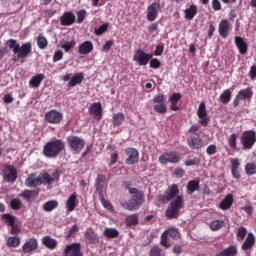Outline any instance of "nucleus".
I'll return each mask as SVG.
<instances>
[{
  "instance_id": "24",
  "label": "nucleus",
  "mask_w": 256,
  "mask_h": 256,
  "mask_svg": "<svg viewBox=\"0 0 256 256\" xmlns=\"http://www.w3.org/2000/svg\"><path fill=\"white\" fill-rule=\"evenodd\" d=\"M253 245H255V235L253 233H248L246 240L241 246L242 251H249V249H253Z\"/></svg>"
},
{
  "instance_id": "20",
  "label": "nucleus",
  "mask_w": 256,
  "mask_h": 256,
  "mask_svg": "<svg viewBox=\"0 0 256 256\" xmlns=\"http://www.w3.org/2000/svg\"><path fill=\"white\" fill-rule=\"evenodd\" d=\"M77 208V192L72 193L66 201V210L68 213H72Z\"/></svg>"
},
{
  "instance_id": "21",
  "label": "nucleus",
  "mask_w": 256,
  "mask_h": 256,
  "mask_svg": "<svg viewBox=\"0 0 256 256\" xmlns=\"http://www.w3.org/2000/svg\"><path fill=\"white\" fill-rule=\"evenodd\" d=\"M235 45L241 55H245L249 49L247 42H245V40L240 36L235 37Z\"/></svg>"
},
{
  "instance_id": "55",
  "label": "nucleus",
  "mask_w": 256,
  "mask_h": 256,
  "mask_svg": "<svg viewBox=\"0 0 256 256\" xmlns=\"http://www.w3.org/2000/svg\"><path fill=\"white\" fill-rule=\"evenodd\" d=\"M76 42L75 40H72L70 42H66L61 47L64 49L65 53H69L71 49H75Z\"/></svg>"
},
{
  "instance_id": "57",
  "label": "nucleus",
  "mask_w": 256,
  "mask_h": 256,
  "mask_svg": "<svg viewBox=\"0 0 256 256\" xmlns=\"http://www.w3.org/2000/svg\"><path fill=\"white\" fill-rule=\"evenodd\" d=\"M87 15V11L80 10L77 12V23H83L85 21V16Z\"/></svg>"
},
{
  "instance_id": "17",
  "label": "nucleus",
  "mask_w": 256,
  "mask_h": 256,
  "mask_svg": "<svg viewBox=\"0 0 256 256\" xmlns=\"http://www.w3.org/2000/svg\"><path fill=\"white\" fill-rule=\"evenodd\" d=\"M76 17L73 12H64L63 15L60 17V23L64 27H71L73 23H75Z\"/></svg>"
},
{
  "instance_id": "60",
  "label": "nucleus",
  "mask_w": 256,
  "mask_h": 256,
  "mask_svg": "<svg viewBox=\"0 0 256 256\" xmlns=\"http://www.w3.org/2000/svg\"><path fill=\"white\" fill-rule=\"evenodd\" d=\"M163 51H165V46L157 45L154 51L155 57H161V55H163Z\"/></svg>"
},
{
  "instance_id": "62",
  "label": "nucleus",
  "mask_w": 256,
  "mask_h": 256,
  "mask_svg": "<svg viewBox=\"0 0 256 256\" xmlns=\"http://www.w3.org/2000/svg\"><path fill=\"white\" fill-rule=\"evenodd\" d=\"M10 227V235H19L21 233V228L17 224H14L13 226Z\"/></svg>"
},
{
  "instance_id": "31",
  "label": "nucleus",
  "mask_w": 256,
  "mask_h": 256,
  "mask_svg": "<svg viewBox=\"0 0 256 256\" xmlns=\"http://www.w3.org/2000/svg\"><path fill=\"white\" fill-rule=\"evenodd\" d=\"M197 12H198L197 5L195 4L190 5V7L184 11L185 19H187L188 21H193V19H195V15H197Z\"/></svg>"
},
{
  "instance_id": "42",
  "label": "nucleus",
  "mask_w": 256,
  "mask_h": 256,
  "mask_svg": "<svg viewBox=\"0 0 256 256\" xmlns=\"http://www.w3.org/2000/svg\"><path fill=\"white\" fill-rule=\"evenodd\" d=\"M125 223L127 227H133L135 225H139V215L137 214L128 215L125 219Z\"/></svg>"
},
{
  "instance_id": "33",
  "label": "nucleus",
  "mask_w": 256,
  "mask_h": 256,
  "mask_svg": "<svg viewBox=\"0 0 256 256\" xmlns=\"http://www.w3.org/2000/svg\"><path fill=\"white\" fill-rule=\"evenodd\" d=\"M201 186H199V180H190L186 186V191L188 195H193L194 191H199Z\"/></svg>"
},
{
  "instance_id": "26",
  "label": "nucleus",
  "mask_w": 256,
  "mask_h": 256,
  "mask_svg": "<svg viewBox=\"0 0 256 256\" xmlns=\"http://www.w3.org/2000/svg\"><path fill=\"white\" fill-rule=\"evenodd\" d=\"M84 79L85 75H83V72L76 73L74 76L71 77L70 81L68 82V87H75L77 85H81Z\"/></svg>"
},
{
  "instance_id": "64",
  "label": "nucleus",
  "mask_w": 256,
  "mask_h": 256,
  "mask_svg": "<svg viewBox=\"0 0 256 256\" xmlns=\"http://www.w3.org/2000/svg\"><path fill=\"white\" fill-rule=\"evenodd\" d=\"M174 175L175 177L181 178L185 176V170H183V168H176L174 170Z\"/></svg>"
},
{
  "instance_id": "48",
  "label": "nucleus",
  "mask_w": 256,
  "mask_h": 256,
  "mask_svg": "<svg viewBox=\"0 0 256 256\" xmlns=\"http://www.w3.org/2000/svg\"><path fill=\"white\" fill-rule=\"evenodd\" d=\"M160 245L162 247H165V249H169V247H171V244L169 243V235L167 234L166 231H164L162 234H161V237H160Z\"/></svg>"
},
{
  "instance_id": "14",
  "label": "nucleus",
  "mask_w": 256,
  "mask_h": 256,
  "mask_svg": "<svg viewBox=\"0 0 256 256\" xmlns=\"http://www.w3.org/2000/svg\"><path fill=\"white\" fill-rule=\"evenodd\" d=\"M126 165H135V163H139V150L135 148H126Z\"/></svg>"
},
{
  "instance_id": "18",
  "label": "nucleus",
  "mask_w": 256,
  "mask_h": 256,
  "mask_svg": "<svg viewBox=\"0 0 256 256\" xmlns=\"http://www.w3.org/2000/svg\"><path fill=\"white\" fill-rule=\"evenodd\" d=\"M37 247H39V243L37 242V239L31 238L29 241H27L22 246L23 253H33V251H37Z\"/></svg>"
},
{
  "instance_id": "29",
  "label": "nucleus",
  "mask_w": 256,
  "mask_h": 256,
  "mask_svg": "<svg viewBox=\"0 0 256 256\" xmlns=\"http://www.w3.org/2000/svg\"><path fill=\"white\" fill-rule=\"evenodd\" d=\"M125 122V114L123 112H117L112 116L113 127H121Z\"/></svg>"
},
{
  "instance_id": "8",
  "label": "nucleus",
  "mask_w": 256,
  "mask_h": 256,
  "mask_svg": "<svg viewBox=\"0 0 256 256\" xmlns=\"http://www.w3.org/2000/svg\"><path fill=\"white\" fill-rule=\"evenodd\" d=\"M154 105V111L160 113V115H165L167 113V96L164 94H157L152 99Z\"/></svg>"
},
{
  "instance_id": "16",
  "label": "nucleus",
  "mask_w": 256,
  "mask_h": 256,
  "mask_svg": "<svg viewBox=\"0 0 256 256\" xmlns=\"http://www.w3.org/2000/svg\"><path fill=\"white\" fill-rule=\"evenodd\" d=\"M89 113L90 115H94L97 121H101L103 117V106L101 105V102L93 103L89 108Z\"/></svg>"
},
{
  "instance_id": "43",
  "label": "nucleus",
  "mask_w": 256,
  "mask_h": 256,
  "mask_svg": "<svg viewBox=\"0 0 256 256\" xmlns=\"http://www.w3.org/2000/svg\"><path fill=\"white\" fill-rule=\"evenodd\" d=\"M165 232L169 237H171V239H174L175 241H177V239H181V233H179V229L175 227H170L165 230Z\"/></svg>"
},
{
  "instance_id": "9",
  "label": "nucleus",
  "mask_w": 256,
  "mask_h": 256,
  "mask_svg": "<svg viewBox=\"0 0 256 256\" xmlns=\"http://www.w3.org/2000/svg\"><path fill=\"white\" fill-rule=\"evenodd\" d=\"M158 161L161 165L177 164L181 161V156L176 151L164 152L159 156Z\"/></svg>"
},
{
  "instance_id": "5",
  "label": "nucleus",
  "mask_w": 256,
  "mask_h": 256,
  "mask_svg": "<svg viewBox=\"0 0 256 256\" xmlns=\"http://www.w3.org/2000/svg\"><path fill=\"white\" fill-rule=\"evenodd\" d=\"M240 143L244 150L253 149L256 143V132L255 130H246L241 134Z\"/></svg>"
},
{
  "instance_id": "12",
  "label": "nucleus",
  "mask_w": 256,
  "mask_h": 256,
  "mask_svg": "<svg viewBox=\"0 0 256 256\" xmlns=\"http://www.w3.org/2000/svg\"><path fill=\"white\" fill-rule=\"evenodd\" d=\"M44 119L50 125H59L63 121V113L58 110H50L45 113Z\"/></svg>"
},
{
  "instance_id": "28",
  "label": "nucleus",
  "mask_w": 256,
  "mask_h": 256,
  "mask_svg": "<svg viewBox=\"0 0 256 256\" xmlns=\"http://www.w3.org/2000/svg\"><path fill=\"white\" fill-rule=\"evenodd\" d=\"M44 79H45V74H37L36 76H33L30 79L29 85L33 89H38V87H41V83H43Z\"/></svg>"
},
{
  "instance_id": "2",
  "label": "nucleus",
  "mask_w": 256,
  "mask_h": 256,
  "mask_svg": "<svg viewBox=\"0 0 256 256\" xmlns=\"http://www.w3.org/2000/svg\"><path fill=\"white\" fill-rule=\"evenodd\" d=\"M6 44L9 49H12L14 63L19 61L20 63H25V59H27L33 51V44H31V42H26L21 45L15 39H8Z\"/></svg>"
},
{
  "instance_id": "41",
  "label": "nucleus",
  "mask_w": 256,
  "mask_h": 256,
  "mask_svg": "<svg viewBox=\"0 0 256 256\" xmlns=\"http://www.w3.org/2000/svg\"><path fill=\"white\" fill-rule=\"evenodd\" d=\"M85 238L87 239V241H89V243H98L99 242V238L97 237V234L95 233L94 230H92V228H88L85 232Z\"/></svg>"
},
{
  "instance_id": "52",
  "label": "nucleus",
  "mask_w": 256,
  "mask_h": 256,
  "mask_svg": "<svg viewBox=\"0 0 256 256\" xmlns=\"http://www.w3.org/2000/svg\"><path fill=\"white\" fill-rule=\"evenodd\" d=\"M228 145L231 149H237V134L233 133L229 136Z\"/></svg>"
},
{
  "instance_id": "6",
  "label": "nucleus",
  "mask_w": 256,
  "mask_h": 256,
  "mask_svg": "<svg viewBox=\"0 0 256 256\" xmlns=\"http://www.w3.org/2000/svg\"><path fill=\"white\" fill-rule=\"evenodd\" d=\"M1 175L5 183H15L17 181V168L11 164H3Z\"/></svg>"
},
{
  "instance_id": "49",
  "label": "nucleus",
  "mask_w": 256,
  "mask_h": 256,
  "mask_svg": "<svg viewBox=\"0 0 256 256\" xmlns=\"http://www.w3.org/2000/svg\"><path fill=\"white\" fill-rule=\"evenodd\" d=\"M223 225H225V221H223V220H213L210 223V229L212 231H219V229H222Z\"/></svg>"
},
{
  "instance_id": "38",
  "label": "nucleus",
  "mask_w": 256,
  "mask_h": 256,
  "mask_svg": "<svg viewBox=\"0 0 256 256\" xmlns=\"http://www.w3.org/2000/svg\"><path fill=\"white\" fill-rule=\"evenodd\" d=\"M58 207H59V202H57V200H49L43 204L42 209L46 213H49L54 209H57Z\"/></svg>"
},
{
  "instance_id": "61",
  "label": "nucleus",
  "mask_w": 256,
  "mask_h": 256,
  "mask_svg": "<svg viewBox=\"0 0 256 256\" xmlns=\"http://www.w3.org/2000/svg\"><path fill=\"white\" fill-rule=\"evenodd\" d=\"M207 155H215L217 153V146L215 144L209 145L206 149Z\"/></svg>"
},
{
  "instance_id": "46",
  "label": "nucleus",
  "mask_w": 256,
  "mask_h": 256,
  "mask_svg": "<svg viewBox=\"0 0 256 256\" xmlns=\"http://www.w3.org/2000/svg\"><path fill=\"white\" fill-rule=\"evenodd\" d=\"M104 235L108 239H116V237H119V231L115 228H106Z\"/></svg>"
},
{
  "instance_id": "25",
  "label": "nucleus",
  "mask_w": 256,
  "mask_h": 256,
  "mask_svg": "<svg viewBox=\"0 0 256 256\" xmlns=\"http://www.w3.org/2000/svg\"><path fill=\"white\" fill-rule=\"evenodd\" d=\"M26 187H39L41 185V178L38 176L35 178V174H30L25 180Z\"/></svg>"
},
{
  "instance_id": "39",
  "label": "nucleus",
  "mask_w": 256,
  "mask_h": 256,
  "mask_svg": "<svg viewBox=\"0 0 256 256\" xmlns=\"http://www.w3.org/2000/svg\"><path fill=\"white\" fill-rule=\"evenodd\" d=\"M42 245H45L47 249H57V240L51 238L50 236H45L42 239Z\"/></svg>"
},
{
  "instance_id": "40",
  "label": "nucleus",
  "mask_w": 256,
  "mask_h": 256,
  "mask_svg": "<svg viewBox=\"0 0 256 256\" xmlns=\"http://www.w3.org/2000/svg\"><path fill=\"white\" fill-rule=\"evenodd\" d=\"M232 93L233 92L231 91V89L224 90L219 98L220 103H222V105H228V103L231 101Z\"/></svg>"
},
{
  "instance_id": "19",
  "label": "nucleus",
  "mask_w": 256,
  "mask_h": 256,
  "mask_svg": "<svg viewBox=\"0 0 256 256\" xmlns=\"http://www.w3.org/2000/svg\"><path fill=\"white\" fill-rule=\"evenodd\" d=\"M187 144L190 149H201L203 147V141L199 138V135L194 134L187 139Z\"/></svg>"
},
{
  "instance_id": "51",
  "label": "nucleus",
  "mask_w": 256,
  "mask_h": 256,
  "mask_svg": "<svg viewBox=\"0 0 256 256\" xmlns=\"http://www.w3.org/2000/svg\"><path fill=\"white\" fill-rule=\"evenodd\" d=\"M163 248L159 245H154L149 252V256H162Z\"/></svg>"
},
{
  "instance_id": "11",
  "label": "nucleus",
  "mask_w": 256,
  "mask_h": 256,
  "mask_svg": "<svg viewBox=\"0 0 256 256\" xmlns=\"http://www.w3.org/2000/svg\"><path fill=\"white\" fill-rule=\"evenodd\" d=\"M161 13V4L159 2H152L146 10V19L147 21L153 22L157 20Z\"/></svg>"
},
{
  "instance_id": "7",
  "label": "nucleus",
  "mask_w": 256,
  "mask_h": 256,
  "mask_svg": "<svg viewBox=\"0 0 256 256\" xmlns=\"http://www.w3.org/2000/svg\"><path fill=\"white\" fill-rule=\"evenodd\" d=\"M67 143L75 155H79L85 149V141L79 136H68Z\"/></svg>"
},
{
  "instance_id": "1",
  "label": "nucleus",
  "mask_w": 256,
  "mask_h": 256,
  "mask_svg": "<svg viewBox=\"0 0 256 256\" xmlns=\"http://www.w3.org/2000/svg\"><path fill=\"white\" fill-rule=\"evenodd\" d=\"M179 195V185L172 184L167 188L165 191V194H160L157 197L158 203H161L162 205H166V203H169L171 201L170 205L166 209L165 216L167 219H177L179 217V211L183 209V196Z\"/></svg>"
},
{
  "instance_id": "50",
  "label": "nucleus",
  "mask_w": 256,
  "mask_h": 256,
  "mask_svg": "<svg viewBox=\"0 0 256 256\" xmlns=\"http://www.w3.org/2000/svg\"><path fill=\"white\" fill-rule=\"evenodd\" d=\"M22 206L23 203L19 200V198H14L10 201V207L13 209V211H19Z\"/></svg>"
},
{
  "instance_id": "47",
  "label": "nucleus",
  "mask_w": 256,
  "mask_h": 256,
  "mask_svg": "<svg viewBox=\"0 0 256 256\" xmlns=\"http://www.w3.org/2000/svg\"><path fill=\"white\" fill-rule=\"evenodd\" d=\"M245 173L248 176L256 175V163L249 162L245 165Z\"/></svg>"
},
{
  "instance_id": "23",
  "label": "nucleus",
  "mask_w": 256,
  "mask_h": 256,
  "mask_svg": "<svg viewBox=\"0 0 256 256\" xmlns=\"http://www.w3.org/2000/svg\"><path fill=\"white\" fill-rule=\"evenodd\" d=\"M233 194H228L221 202H220V209L222 211H227L233 207Z\"/></svg>"
},
{
  "instance_id": "59",
  "label": "nucleus",
  "mask_w": 256,
  "mask_h": 256,
  "mask_svg": "<svg viewBox=\"0 0 256 256\" xmlns=\"http://www.w3.org/2000/svg\"><path fill=\"white\" fill-rule=\"evenodd\" d=\"M52 59H53V63H57V61H61V59H63V51L61 50L55 51Z\"/></svg>"
},
{
  "instance_id": "15",
  "label": "nucleus",
  "mask_w": 256,
  "mask_h": 256,
  "mask_svg": "<svg viewBox=\"0 0 256 256\" xmlns=\"http://www.w3.org/2000/svg\"><path fill=\"white\" fill-rule=\"evenodd\" d=\"M231 23L227 19H223L220 21L219 26H218V32L220 37L222 39H227L229 37V33H231Z\"/></svg>"
},
{
  "instance_id": "3",
  "label": "nucleus",
  "mask_w": 256,
  "mask_h": 256,
  "mask_svg": "<svg viewBox=\"0 0 256 256\" xmlns=\"http://www.w3.org/2000/svg\"><path fill=\"white\" fill-rule=\"evenodd\" d=\"M131 198L129 201L121 203L123 209L127 211H137L142 203H145V193L137 188L130 189Z\"/></svg>"
},
{
  "instance_id": "35",
  "label": "nucleus",
  "mask_w": 256,
  "mask_h": 256,
  "mask_svg": "<svg viewBox=\"0 0 256 256\" xmlns=\"http://www.w3.org/2000/svg\"><path fill=\"white\" fill-rule=\"evenodd\" d=\"M39 191H41L39 188H36L34 190H24L20 194V197H23V199L29 201L30 199H33V197H37L39 195Z\"/></svg>"
},
{
  "instance_id": "10",
  "label": "nucleus",
  "mask_w": 256,
  "mask_h": 256,
  "mask_svg": "<svg viewBox=\"0 0 256 256\" xmlns=\"http://www.w3.org/2000/svg\"><path fill=\"white\" fill-rule=\"evenodd\" d=\"M153 59V53H147L142 49H137L133 56V61L138 63L140 67H144L149 64V61Z\"/></svg>"
},
{
  "instance_id": "37",
  "label": "nucleus",
  "mask_w": 256,
  "mask_h": 256,
  "mask_svg": "<svg viewBox=\"0 0 256 256\" xmlns=\"http://www.w3.org/2000/svg\"><path fill=\"white\" fill-rule=\"evenodd\" d=\"M1 220L5 225L11 227L15 224V221H17V217L11 215L10 213H5L1 215Z\"/></svg>"
},
{
  "instance_id": "13",
  "label": "nucleus",
  "mask_w": 256,
  "mask_h": 256,
  "mask_svg": "<svg viewBox=\"0 0 256 256\" xmlns=\"http://www.w3.org/2000/svg\"><path fill=\"white\" fill-rule=\"evenodd\" d=\"M197 117L199 119L198 123H200L202 127H207L209 125V121H211V119L207 115V106L205 105V102L199 104Z\"/></svg>"
},
{
  "instance_id": "54",
  "label": "nucleus",
  "mask_w": 256,
  "mask_h": 256,
  "mask_svg": "<svg viewBox=\"0 0 256 256\" xmlns=\"http://www.w3.org/2000/svg\"><path fill=\"white\" fill-rule=\"evenodd\" d=\"M247 237V228L241 226L237 231V241H243Z\"/></svg>"
},
{
  "instance_id": "56",
  "label": "nucleus",
  "mask_w": 256,
  "mask_h": 256,
  "mask_svg": "<svg viewBox=\"0 0 256 256\" xmlns=\"http://www.w3.org/2000/svg\"><path fill=\"white\" fill-rule=\"evenodd\" d=\"M149 65L151 69H159L161 67V61L157 58H151Z\"/></svg>"
},
{
  "instance_id": "58",
  "label": "nucleus",
  "mask_w": 256,
  "mask_h": 256,
  "mask_svg": "<svg viewBox=\"0 0 256 256\" xmlns=\"http://www.w3.org/2000/svg\"><path fill=\"white\" fill-rule=\"evenodd\" d=\"M200 160L199 158H193L191 160H186L184 165H186V167H193L195 165H199Z\"/></svg>"
},
{
  "instance_id": "22",
  "label": "nucleus",
  "mask_w": 256,
  "mask_h": 256,
  "mask_svg": "<svg viewBox=\"0 0 256 256\" xmlns=\"http://www.w3.org/2000/svg\"><path fill=\"white\" fill-rule=\"evenodd\" d=\"M94 49L93 42L85 41L79 45L78 53L79 55H89Z\"/></svg>"
},
{
  "instance_id": "44",
  "label": "nucleus",
  "mask_w": 256,
  "mask_h": 256,
  "mask_svg": "<svg viewBox=\"0 0 256 256\" xmlns=\"http://www.w3.org/2000/svg\"><path fill=\"white\" fill-rule=\"evenodd\" d=\"M48 45H49V41L47 40V38L43 34L38 35L37 46L40 49H47Z\"/></svg>"
},
{
  "instance_id": "36",
  "label": "nucleus",
  "mask_w": 256,
  "mask_h": 256,
  "mask_svg": "<svg viewBox=\"0 0 256 256\" xmlns=\"http://www.w3.org/2000/svg\"><path fill=\"white\" fill-rule=\"evenodd\" d=\"M40 177V185H53L55 178L51 176V174L45 172L39 175Z\"/></svg>"
},
{
  "instance_id": "53",
  "label": "nucleus",
  "mask_w": 256,
  "mask_h": 256,
  "mask_svg": "<svg viewBox=\"0 0 256 256\" xmlns=\"http://www.w3.org/2000/svg\"><path fill=\"white\" fill-rule=\"evenodd\" d=\"M107 29H109V23H104L99 28H95L94 33L100 37V35H103V33L107 32Z\"/></svg>"
},
{
  "instance_id": "32",
  "label": "nucleus",
  "mask_w": 256,
  "mask_h": 256,
  "mask_svg": "<svg viewBox=\"0 0 256 256\" xmlns=\"http://www.w3.org/2000/svg\"><path fill=\"white\" fill-rule=\"evenodd\" d=\"M105 181H107V177L103 174H99L96 179V191L99 195H103V187H105Z\"/></svg>"
},
{
  "instance_id": "63",
  "label": "nucleus",
  "mask_w": 256,
  "mask_h": 256,
  "mask_svg": "<svg viewBox=\"0 0 256 256\" xmlns=\"http://www.w3.org/2000/svg\"><path fill=\"white\" fill-rule=\"evenodd\" d=\"M248 75H249V77L252 81H255V79H256V65H253V66L250 67V71H249Z\"/></svg>"
},
{
  "instance_id": "27",
  "label": "nucleus",
  "mask_w": 256,
  "mask_h": 256,
  "mask_svg": "<svg viewBox=\"0 0 256 256\" xmlns=\"http://www.w3.org/2000/svg\"><path fill=\"white\" fill-rule=\"evenodd\" d=\"M181 93H173L170 98L169 101L171 103L170 109L171 111H179V106H177V103H179L181 101Z\"/></svg>"
},
{
  "instance_id": "45",
  "label": "nucleus",
  "mask_w": 256,
  "mask_h": 256,
  "mask_svg": "<svg viewBox=\"0 0 256 256\" xmlns=\"http://www.w3.org/2000/svg\"><path fill=\"white\" fill-rule=\"evenodd\" d=\"M7 245L8 247H12V248L19 247V245H21V238L17 236H10L7 239Z\"/></svg>"
},
{
  "instance_id": "30",
  "label": "nucleus",
  "mask_w": 256,
  "mask_h": 256,
  "mask_svg": "<svg viewBox=\"0 0 256 256\" xmlns=\"http://www.w3.org/2000/svg\"><path fill=\"white\" fill-rule=\"evenodd\" d=\"M236 96L241 101H245V100L250 101V99L253 98V90H251V88L247 87L246 89L240 90Z\"/></svg>"
},
{
  "instance_id": "34",
  "label": "nucleus",
  "mask_w": 256,
  "mask_h": 256,
  "mask_svg": "<svg viewBox=\"0 0 256 256\" xmlns=\"http://www.w3.org/2000/svg\"><path fill=\"white\" fill-rule=\"evenodd\" d=\"M238 250L237 246L235 245H230L224 250H222L219 254L216 256H237Z\"/></svg>"
},
{
  "instance_id": "4",
  "label": "nucleus",
  "mask_w": 256,
  "mask_h": 256,
  "mask_svg": "<svg viewBox=\"0 0 256 256\" xmlns=\"http://www.w3.org/2000/svg\"><path fill=\"white\" fill-rule=\"evenodd\" d=\"M62 151H65V141L62 139L49 141L43 147V155L48 159H56Z\"/></svg>"
}]
</instances>
